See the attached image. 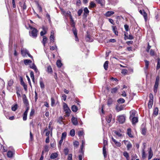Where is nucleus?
Instances as JSON below:
<instances>
[{
	"mask_svg": "<svg viewBox=\"0 0 160 160\" xmlns=\"http://www.w3.org/2000/svg\"><path fill=\"white\" fill-rule=\"evenodd\" d=\"M124 27L125 30L127 32L128 31L129 27L128 26L127 24H125L124 25Z\"/></svg>",
	"mask_w": 160,
	"mask_h": 160,
	"instance_id": "nucleus-60",
	"label": "nucleus"
},
{
	"mask_svg": "<svg viewBox=\"0 0 160 160\" xmlns=\"http://www.w3.org/2000/svg\"><path fill=\"white\" fill-rule=\"evenodd\" d=\"M128 39L130 40H132L133 38V37L131 34H129L128 36Z\"/></svg>",
	"mask_w": 160,
	"mask_h": 160,
	"instance_id": "nucleus-63",
	"label": "nucleus"
},
{
	"mask_svg": "<svg viewBox=\"0 0 160 160\" xmlns=\"http://www.w3.org/2000/svg\"><path fill=\"white\" fill-rule=\"evenodd\" d=\"M112 118V115L111 114L109 115L108 117L106 118V120L107 122L109 123L110 122Z\"/></svg>",
	"mask_w": 160,
	"mask_h": 160,
	"instance_id": "nucleus-26",
	"label": "nucleus"
},
{
	"mask_svg": "<svg viewBox=\"0 0 160 160\" xmlns=\"http://www.w3.org/2000/svg\"><path fill=\"white\" fill-rule=\"evenodd\" d=\"M130 119L132 120V124H134L138 122V118L137 117H132Z\"/></svg>",
	"mask_w": 160,
	"mask_h": 160,
	"instance_id": "nucleus-15",
	"label": "nucleus"
},
{
	"mask_svg": "<svg viewBox=\"0 0 160 160\" xmlns=\"http://www.w3.org/2000/svg\"><path fill=\"white\" fill-rule=\"evenodd\" d=\"M13 83V81L12 79H10L8 82V85L9 87L12 86Z\"/></svg>",
	"mask_w": 160,
	"mask_h": 160,
	"instance_id": "nucleus-43",
	"label": "nucleus"
},
{
	"mask_svg": "<svg viewBox=\"0 0 160 160\" xmlns=\"http://www.w3.org/2000/svg\"><path fill=\"white\" fill-rule=\"evenodd\" d=\"M112 140L114 142V143L117 146L120 147L121 146V143L117 142L115 139L113 137H112Z\"/></svg>",
	"mask_w": 160,
	"mask_h": 160,
	"instance_id": "nucleus-10",
	"label": "nucleus"
},
{
	"mask_svg": "<svg viewBox=\"0 0 160 160\" xmlns=\"http://www.w3.org/2000/svg\"><path fill=\"white\" fill-rule=\"evenodd\" d=\"M70 134L72 136H74L75 135V130L74 129H72L70 131Z\"/></svg>",
	"mask_w": 160,
	"mask_h": 160,
	"instance_id": "nucleus-39",
	"label": "nucleus"
},
{
	"mask_svg": "<svg viewBox=\"0 0 160 160\" xmlns=\"http://www.w3.org/2000/svg\"><path fill=\"white\" fill-rule=\"evenodd\" d=\"M139 12L142 15L144 18L146 20L147 18V13L145 12L144 10H140L139 11Z\"/></svg>",
	"mask_w": 160,
	"mask_h": 160,
	"instance_id": "nucleus-9",
	"label": "nucleus"
},
{
	"mask_svg": "<svg viewBox=\"0 0 160 160\" xmlns=\"http://www.w3.org/2000/svg\"><path fill=\"white\" fill-rule=\"evenodd\" d=\"M108 61H106L104 64L103 66L105 70H107L108 69Z\"/></svg>",
	"mask_w": 160,
	"mask_h": 160,
	"instance_id": "nucleus-24",
	"label": "nucleus"
},
{
	"mask_svg": "<svg viewBox=\"0 0 160 160\" xmlns=\"http://www.w3.org/2000/svg\"><path fill=\"white\" fill-rule=\"evenodd\" d=\"M146 130L145 128H142V133L143 135H145V134L146 133Z\"/></svg>",
	"mask_w": 160,
	"mask_h": 160,
	"instance_id": "nucleus-53",
	"label": "nucleus"
},
{
	"mask_svg": "<svg viewBox=\"0 0 160 160\" xmlns=\"http://www.w3.org/2000/svg\"><path fill=\"white\" fill-rule=\"evenodd\" d=\"M114 13V12L112 11H109L107 12L105 14V15L107 17H109Z\"/></svg>",
	"mask_w": 160,
	"mask_h": 160,
	"instance_id": "nucleus-12",
	"label": "nucleus"
},
{
	"mask_svg": "<svg viewBox=\"0 0 160 160\" xmlns=\"http://www.w3.org/2000/svg\"><path fill=\"white\" fill-rule=\"evenodd\" d=\"M23 103L26 105L29 104L28 100L25 95H24V96L23 98Z\"/></svg>",
	"mask_w": 160,
	"mask_h": 160,
	"instance_id": "nucleus-13",
	"label": "nucleus"
},
{
	"mask_svg": "<svg viewBox=\"0 0 160 160\" xmlns=\"http://www.w3.org/2000/svg\"><path fill=\"white\" fill-rule=\"evenodd\" d=\"M114 132V133L118 137H121L122 136V134L119 131H115Z\"/></svg>",
	"mask_w": 160,
	"mask_h": 160,
	"instance_id": "nucleus-42",
	"label": "nucleus"
},
{
	"mask_svg": "<svg viewBox=\"0 0 160 160\" xmlns=\"http://www.w3.org/2000/svg\"><path fill=\"white\" fill-rule=\"evenodd\" d=\"M148 153L149 155L148 159V160H150L152 158L153 155L152 152L151 148H150V150L149 151Z\"/></svg>",
	"mask_w": 160,
	"mask_h": 160,
	"instance_id": "nucleus-17",
	"label": "nucleus"
},
{
	"mask_svg": "<svg viewBox=\"0 0 160 160\" xmlns=\"http://www.w3.org/2000/svg\"><path fill=\"white\" fill-rule=\"evenodd\" d=\"M84 15H85V13L86 14H88L89 12V11L87 8H84Z\"/></svg>",
	"mask_w": 160,
	"mask_h": 160,
	"instance_id": "nucleus-51",
	"label": "nucleus"
},
{
	"mask_svg": "<svg viewBox=\"0 0 160 160\" xmlns=\"http://www.w3.org/2000/svg\"><path fill=\"white\" fill-rule=\"evenodd\" d=\"M127 147L128 150H129L130 148H132V145L129 142L127 145Z\"/></svg>",
	"mask_w": 160,
	"mask_h": 160,
	"instance_id": "nucleus-46",
	"label": "nucleus"
},
{
	"mask_svg": "<svg viewBox=\"0 0 160 160\" xmlns=\"http://www.w3.org/2000/svg\"><path fill=\"white\" fill-rule=\"evenodd\" d=\"M79 143L78 142L75 141L73 142V145L75 146L78 147L79 145Z\"/></svg>",
	"mask_w": 160,
	"mask_h": 160,
	"instance_id": "nucleus-57",
	"label": "nucleus"
},
{
	"mask_svg": "<svg viewBox=\"0 0 160 160\" xmlns=\"http://www.w3.org/2000/svg\"><path fill=\"white\" fill-rule=\"evenodd\" d=\"M123 155L125 158H126L127 160H128L129 156L128 153L127 152H124L123 153Z\"/></svg>",
	"mask_w": 160,
	"mask_h": 160,
	"instance_id": "nucleus-34",
	"label": "nucleus"
},
{
	"mask_svg": "<svg viewBox=\"0 0 160 160\" xmlns=\"http://www.w3.org/2000/svg\"><path fill=\"white\" fill-rule=\"evenodd\" d=\"M72 154H69L68 158V160H72Z\"/></svg>",
	"mask_w": 160,
	"mask_h": 160,
	"instance_id": "nucleus-54",
	"label": "nucleus"
},
{
	"mask_svg": "<svg viewBox=\"0 0 160 160\" xmlns=\"http://www.w3.org/2000/svg\"><path fill=\"white\" fill-rule=\"evenodd\" d=\"M64 152L65 155H67L68 153L69 150L67 148H65L64 149Z\"/></svg>",
	"mask_w": 160,
	"mask_h": 160,
	"instance_id": "nucleus-44",
	"label": "nucleus"
},
{
	"mask_svg": "<svg viewBox=\"0 0 160 160\" xmlns=\"http://www.w3.org/2000/svg\"><path fill=\"white\" fill-rule=\"evenodd\" d=\"M96 6L95 4L93 2H91L90 3L89 7L91 8H93Z\"/></svg>",
	"mask_w": 160,
	"mask_h": 160,
	"instance_id": "nucleus-38",
	"label": "nucleus"
},
{
	"mask_svg": "<svg viewBox=\"0 0 160 160\" xmlns=\"http://www.w3.org/2000/svg\"><path fill=\"white\" fill-rule=\"evenodd\" d=\"M51 106H54L55 103V101L53 98H51Z\"/></svg>",
	"mask_w": 160,
	"mask_h": 160,
	"instance_id": "nucleus-48",
	"label": "nucleus"
},
{
	"mask_svg": "<svg viewBox=\"0 0 160 160\" xmlns=\"http://www.w3.org/2000/svg\"><path fill=\"white\" fill-rule=\"evenodd\" d=\"M125 120V117L123 115L120 116L118 117V121L120 123H123Z\"/></svg>",
	"mask_w": 160,
	"mask_h": 160,
	"instance_id": "nucleus-4",
	"label": "nucleus"
},
{
	"mask_svg": "<svg viewBox=\"0 0 160 160\" xmlns=\"http://www.w3.org/2000/svg\"><path fill=\"white\" fill-rule=\"evenodd\" d=\"M71 121L73 124L75 125H77L78 124V122L77 118L73 116L71 119Z\"/></svg>",
	"mask_w": 160,
	"mask_h": 160,
	"instance_id": "nucleus-7",
	"label": "nucleus"
},
{
	"mask_svg": "<svg viewBox=\"0 0 160 160\" xmlns=\"http://www.w3.org/2000/svg\"><path fill=\"white\" fill-rule=\"evenodd\" d=\"M67 133L66 132H63L62 133L61 138L64 139L66 136Z\"/></svg>",
	"mask_w": 160,
	"mask_h": 160,
	"instance_id": "nucleus-47",
	"label": "nucleus"
},
{
	"mask_svg": "<svg viewBox=\"0 0 160 160\" xmlns=\"http://www.w3.org/2000/svg\"><path fill=\"white\" fill-rule=\"evenodd\" d=\"M118 89L119 88L117 87L112 88L111 89V92L112 93H115Z\"/></svg>",
	"mask_w": 160,
	"mask_h": 160,
	"instance_id": "nucleus-21",
	"label": "nucleus"
},
{
	"mask_svg": "<svg viewBox=\"0 0 160 160\" xmlns=\"http://www.w3.org/2000/svg\"><path fill=\"white\" fill-rule=\"evenodd\" d=\"M160 77L159 76H157L156 77L155 85L154 86H158L159 83Z\"/></svg>",
	"mask_w": 160,
	"mask_h": 160,
	"instance_id": "nucleus-16",
	"label": "nucleus"
},
{
	"mask_svg": "<svg viewBox=\"0 0 160 160\" xmlns=\"http://www.w3.org/2000/svg\"><path fill=\"white\" fill-rule=\"evenodd\" d=\"M113 31H117V28L116 26H112Z\"/></svg>",
	"mask_w": 160,
	"mask_h": 160,
	"instance_id": "nucleus-62",
	"label": "nucleus"
},
{
	"mask_svg": "<svg viewBox=\"0 0 160 160\" xmlns=\"http://www.w3.org/2000/svg\"><path fill=\"white\" fill-rule=\"evenodd\" d=\"M20 81L21 84L23 86L24 90L27 91V86L24 82L23 78L21 77H20Z\"/></svg>",
	"mask_w": 160,
	"mask_h": 160,
	"instance_id": "nucleus-5",
	"label": "nucleus"
},
{
	"mask_svg": "<svg viewBox=\"0 0 160 160\" xmlns=\"http://www.w3.org/2000/svg\"><path fill=\"white\" fill-rule=\"evenodd\" d=\"M95 1L97 3L102 5V3L103 2L104 0H95Z\"/></svg>",
	"mask_w": 160,
	"mask_h": 160,
	"instance_id": "nucleus-52",
	"label": "nucleus"
},
{
	"mask_svg": "<svg viewBox=\"0 0 160 160\" xmlns=\"http://www.w3.org/2000/svg\"><path fill=\"white\" fill-rule=\"evenodd\" d=\"M21 54L23 57H25L26 56L27 53H28V51L26 49H21Z\"/></svg>",
	"mask_w": 160,
	"mask_h": 160,
	"instance_id": "nucleus-8",
	"label": "nucleus"
},
{
	"mask_svg": "<svg viewBox=\"0 0 160 160\" xmlns=\"http://www.w3.org/2000/svg\"><path fill=\"white\" fill-rule=\"evenodd\" d=\"M30 77L33 80L34 79V73L33 72H32V71H31L30 72Z\"/></svg>",
	"mask_w": 160,
	"mask_h": 160,
	"instance_id": "nucleus-56",
	"label": "nucleus"
},
{
	"mask_svg": "<svg viewBox=\"0 0 160 160\" xmlns=\"http://www.w3.org/2000/svg\"><path fill=\"white\" fill-rule=\"evenodd\" d=\"M57 66L59 68H60L62 65V64L61 63V60H58L57 62Z\"/></svg>",
	"mask_w": 160,
	"mask_h": 160,
	"instance_id": "nucleus-31",
	"label": "nucleus"
},
{
	"mask_svg": "<svg viewBox=\"0 0 160 160\" xmlns=\"http://www.w3.org/2000/svg\"><path fill=\"white\" fill-rule=\"evenodd\" d=\"M85 142L83 140L82 141V144L81 146V150L79 152L82 153V154L84 153V151H83L82 149L84 148V145L85 144Z\"/></svg>",
	"mask_w": 160,
	"mask_h": 160,
	"instance_id": "nucleus-14",
	"label": "nucleus"
},
{
	"mask_svg": "<svg viewBox=\"0 0 160 160\" xmlns=\"http://www.w3.org/2000/svg\"><path fill=\"white\" fill-rule=\"evenodd\" d=\"M17 108L18 105L17 104H15L14 106L12 108V111H15L17 109Z\"/></svg>",
	"mask_w": 160,
	"mask_h": 160,
	"instance_id": "nucleus-41",
	"label": "nucleus"
},
{
	"mask_svg": "<svg viewBox=\"0 0 160 160\" xmlns=\"http://www.w3.org/2000/svg\"><path fill=\"white\" fill-rule=\"evenodd\" d=\"M117 102L119 103L122 104L125 102V100L123 98H120L118 100Z\"/></svg>",
	"mask_w": 160,
	"mask_h": 160,
	"instance_id": "nucleus-32",
	"label": "nucleus"
},
{
	"mask_svg": "<svg viewBox=\"0 0 160 160\" xmlns=\"http://www.w3.org/2000/svg\"><path fill=\"white\" fill-rule=\"evenodd\" d=\"M30 141H32L33 140V135L32 134L31 131H30Z\"/></svg>",
	"mask_w": 160,
	"mask_h": 160,
	"instance_id": "nucleus-59",
	"label": "nucleus"
},
{
	"mask_svg": "<svg viewBox=\"0 0 160 160\" xmlns=\"http://www.w3.org/2000/svg\"><path fill=\"white\" fill-rule=\"evenodd\" d=\"M30 68L34 69L36 72H37L38 71L36 66L34 63L32 64V65L30 66Z\"/></svg>",
	"mask_w": 160,
	"mask_h": 160,
	"instance_id": "nucleus-19",
	"label": "nucleus"
},
{
	"mask_svg": "<svg viewBox=\"0 0 160 160\" xmlns=\"http://www.w3.org/2000/svg\"><path fill=\"white\" fill-rule=\"evenodd\" d=\"M83 131H80L78 132V135L79 137H81L83 135Z\"/></svg>",
	"mask_w": 160,
	"mask_h": 160,
	"instance_id": "nucleus-50",
	"label": "nucleus"
},
{
	"mask_svg": "<svg viewBox=\"0 0 160 160\" xmlns=\"http://www.w3.org/2000/svg\"><path fill=\"white\" fill-rule=\"evenodd\" d=\"M13 153L12 151H9L7 152V155L8 157V158H12L13 156Z\"/></svg>",
	"mask_w": 160,
	"mask_h": 160,
	"instance_id": "nucleus-18",
	"label": "nucleus"
},
{
	"mask_svg": "<svg viewBox=\"0 0 160 160\" xmlns=\"http://www.w3.org/2000/svg\"><path fill=\"white\" fill-rule=\"evenodd\" d=\"M47 71L48 72H52V69L50 66H49L48 67Z\"/></svg>",
	"mask_w": 160,
	"mask_h": 160,
	"instance_id": "nucleus-49",
	"label": "nucleus"
},
{
	"mask_svg": "<svg viewBox=\"0 0 160 160\" xmlns=\"http://www.w3.org/2000/svg\"><path fill=\"white\" fill-rule=\"evenodd\" d=\"M29 28L31 29V31H29V34L33 38H36L37 36L38 30L37 29L32 27H35L34 25H33L32 26L29 24Z\"/></svg>",
	"mask_w": 160,
	"mask_h": 160,
	"instance_id": "nucleus-1",
	"label": "nucleus"
},
{
	"mask_svg": "<svg viewBox=\"0 0 160 160\" xmlns=\"http://www.w3.org/2000/svg\"><path fill=\"white\" fill-rule=\"evenodd\" d=\"M82 12V9L79 10L78 12V15L80 16Z\"/></svg>",
	"mask_w": 160,
	"mask_h": 160,
	"instance_id": "nucleus-61",
	"label": "nucleus"
},
{
	"mask_svg": "<svg viewBox=\"0 0 160 160\" xmlns=\"http://www.w3.org/2000/svg\"><path fill=\"white\" fill-rule=\"evenodd\" d=\"M150 54L152 56H154L155 55L154 51L153 50L151 49L150 50Z\"/></svg>",
	"mask_w": 160,
	"mask_h": 160,
	"instance_id": "nucleus-45",
	"label": "nucleus"
},
{
	"mask_svg": "<svg viewBox=\"0 0 160 160\" xmlns=\"http://www.w3.org/2000/svg\"><path fill=\"white\" fill-rule=\"evenodd\" d=\"M144 62H145V67L144 68L145 69H147L149 66V62L147 60H145Z\"/></svg>",
	"mask_w": 160,
	"mask_h": 160,
	"instance_id": "nucleus-33",
	"label": "nucleus"
},
{
	"mask_svg": "<svg viewBox=\"0 0 160 160\" xmlns=\"http://www.w3.org/2000/svg\"><path fill=\"white\" fill-rule=\"evenodd\" d=\"M27 113L24 112L23 114V119L24 121H25L27 119Z\"/></svg>",
	"mask_w": 160,
	"mask_h": 160,
	"instance_id": "nucleus-40",
	"label": "nucleus"
},
{
	"mask_svg": "<svg viewBox=\"0 0 160 160\" xmlns=\"http://www.w3.org/2000/svg\"><path fill=\"white\" fill-rule=\"evenodd\" d=\"M136 112L135 110H132L130 112V119H131L132 117H135Z\"/></svg>",
	"mask_w": 160,
	"mask_h": 160,
	"instance_id": "nucleus-11",
	"label": "nucleus"
},
{
	"mask_svg": "<svg viewBox=\"0 0 160 160\" xmlns=\"http://www.w3.org/2000/svg\"><path fill=\"white\" fill-rule=\"evenodd\" d=\"M42 31L41 32V36H42L45 34L47 32V28L44 26L42 27Z\"/></svg>",
	"mask_w": 160,
	"mask_h": 160,
	"instance_id": "nucleus-6",
	"label": "nucleus"
},
{
	"mask_svg": "<svg viewBox=\"0 0 160 160\" xmlns=\"http://www.w3.org/2000/svg\"><path fill=\"white\" fill-rule=\"evenodd\" d=\"M58 157V154L56 153H53L50 156V158L51 159H54Z\"/></svg>",
	"mask_w": 160,
	"mask_h": 160,
	"instance_id": "nucleus-30",
	"label": "nucleus"
},
{
	"mask_svg": "<svg viewBox=\"0 0 160 160\" xmlns=\"http://www.w3.org/2000/svg\"><path fill=\"white\" fill-rule=\"evenodd\" d=\"M127 134L128 136L130 138H132L133 136L131 134V131L130 128H128L127 130Z\"/></svg>",
	"mask_w": 160,
	"mask_h": 160,
	"instance_id": "nucleus-27",
	"label": "nucleus"
},
{
	"mask_svg": "<svg viewBox=\"0 0 160 160\" xmlns=\"http://www.w3.org/2000/svg\"><path fill=\"white\" fill-rule=\"evenodd\" d=\"M109 21L113 25L114 24V21L112 19H111V18L109 19Z\"/></svg>",
	"mask_w": 160,
	"mask_h": 160,
	"instance_id": "nucleus-64",
	"label": "nucleus"
},
{
	"mask_svg": "<svg viewBox=\"0 0 160 160\" xmlns=\"http://www.w3.org/2000/svg\"><path fill=\"white\" fill-rule=\"evenodd\" d=\"M158 109L156 107L154 110L153 114L155 116H157L158 114Z\"/></svg>",
	"mask_w": 160,
	"mask_h": 160,
	"instance_id": "nucleus-36",
	"label": "nucleus"
},
{
	"mask_svg": "<svg viewBox=\"0 0 160 160\" xmlns=\"http://www.w3.org/2000/svg\"><path fill=\"white\" fill-rule=\"evenodd\" d=\"M158 63L157 66V69H158L160 68V59L159 58H158Z\"/></svg>",
	"mask_w": 160,
	"mask_h": 160,
	"instance_id": "nucleus-35",
	"label": "nucleus"
},
{
	"mask_svg": "<svg viewBox=\"0 0 160 160\" xmlns=\"http://www.w3.org/2000/svg\"><path fill=\"white\" fill-rule=\"evenodd\" d=\"M47 38L46 36H43V40L42 42L43 43V45L44 46H45V44L47 42Z\"/></svg>",
	"mask_w": 160,
	"mask_h": 160,
	"instance_id": "nucleus-25",
	"label": "nucleus"
},
{
	"mask_svg": "<svg viewBox=\"0 0 160 160\" xmlns=\"http://www.w3.org/2000/svg\"><path fill=\"white\" fill-rule=\"evenodd\" d=\"M71 109L72 111L74 112H76L78 110L77 107L75 105L72 106Z\"/></svg>",
	"mask_w": 160,
	"mask_h": 160,
	"instance_id": "nucleus-22",
	"label": "nucleus"
},
{
	"mask_svg": "<svg viewBox=\"0 0 160 160\" xmlns=\"http://www.w3.org/2000/svg\"><path fill=\"white\" fill-rule=\"evenodd\" d=\"M32 61L29 59H25L24 60V63L26 65H28L29 63H31Z\"/></svg>",
	"mask_w": 160,
	"mask_h": 160,
	"instance_id": "nucleus-29",
	"label": "nucleus"
},
{
	"mask_svg": "<svg viewBox=\"0 0 160 160\" xmlns=\"http://www.w3.org/2000/svg\"><path fill=\"white\" fill-rule=\"evenodd\" d=\"M113 102V100L112 98H109L108 100V102H107L108 105V106H110L112 104Z\"/></svg>",
	"mask_w": 160,
	"mask_h": 160,
	"instance_id": "nucleus-20",
	"label": "nucleus"
},
{
	"mask_svg": "<svg viewBox=\"0 0 160 160\" xmlns=\"http://www.w3.org/2000/svg\"><path fill=\"white\" fill-rule=\"evenodd\" d=\"M72 30L75 36H77V32L76 29L74 27H73L72 28Z\"/></svg>",
	"mask_w": 160,
	"mask_h": 160,
	"instance_id": "nucleus-37",
	"label": "nucleus"
},
{
	"mask_svg": "<svg viewBox=\"0 0 160 160\" xmlns=\"http://www.w3.org/2000/svg\"><path fill=\"white\" fill-rule=\"evenodd\" d=\"M103 153L105 158H106L107 156V151L106 150V148L105 146L103 147Z\"/></svg>",
	"mask_w": 160,
	"mask_h": 160,
	"instance_id": "nucleus-23",
	"label": "nucleus"
},
{
	"mask_svg": "<svg viewBox=\"0 0 160 160\" xmlns=\"http://www.w3.org/2000/svg\"><path fill=\"white\" fill-rule=\"evenodd\" d=\"M26 106L27 107V108H26V111L24 112H25V113H28V110H29V104L28 105H26Z\"/></svg>",
	"mask_w": 160,
	"mask_h": 160,
	"instance_id": "nucleus-58",
	"label": "nucleus"
},
{
	"mask_svg": "<svg viewBox=\"0 0 160 160\" xmlns=\"http://www.w3.org/2000/svg\"><path fill=\"white\" fill-rule=\"evenodd\" d=\"M127 70L125 69L122 70V71L121 73L124 75H126L127 73Z\"/></svg>",
	"mask_w": 160,
	"mask_h": 160,
	"instance_id": "nucleus-55",
	"label": "nucleus"
},
{
	"mask_svg": "<svg viewBox=\"0 0 160 160\" xmlns=\"http://www.w3.org/2000/svg\"><path fill=\"white\" fill-rule=\"evenodd\" d=\"M123 106L122 105H120V106H117L116 107V108L117 110L118 111H120L123 110Z\"/></svg>",
	"mask_w": 160,
	"mask_h": 160,
	"instance_id": "nucleus-28",
	"label": "nucleus"
},
{
	"mask_svg": "<svg viewBox=\"0 0 160 160\" xmlns=\"http://www.w3.org/2000/svg\"><path fill=\"white\" fill-rule=\"evenodd\" d=\"M63 108L67 116H69L71 112V111L68 107L67 105L65 103H64Z\"/></svg>",
	"mask_w": 160,
	"mask_h": 160,
	"instance_id": "nucleus-2",
	"label": "nucleus"
},
{
	"mask_svg": "<svg viewBox=\"0 0 160 160\" xmlns=\"http://www.w3.org/2000/svg\"><path fill=\"white\" fill-rule=\"evenodd\" d=\"M150 99L148 102V107L149 108H151L153 104V95L152 93L150 94Z\"/></svg>",
	"mask_w": 160,
	"mask_h": 160,
	"instance_id": "nucleus-3",
	"label": "nucleus"
}]
</instances>
